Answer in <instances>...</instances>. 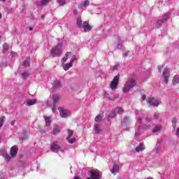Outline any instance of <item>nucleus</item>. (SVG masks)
Returning <instances> with one entry per match:
<instances>
[{
	"mask_svg": "<svg viewBox=\"0 0 179 179\" xmlns=\"http://www.w3.org/2000/svg\"><path fill=\"white\" fill-rule=\"evenodd\" d=\"M135 115L137 118V123L136 127L137 129L136 134H135V139L138 140V138L141 136V130L142 129H150V127L153 125V122H152V119L147 117L144 121L142 120L143 118V113L142 111L136 110Z\"/></svg>",
	"mask_w": 179,
	"mask_h": 179,
	"instance_id": "nucleus-1",
	"label": "nucleus"
},
{
	"mask_svg": "<svg viewBox=\"0 0 179 179\" xmlns=\"http://www.w3.org/2000/svg\"><path fill=\"white\" fill-rule=\"evenodd\" d=\"M76 56L71 52L65 54V57L62 59V66L64 71H68L69 68H72L73 62L76 61Z\"/></svg>",
	"mask_w": 179,
	"mask_h": 179,
	"instance_id": "nucleus-2",
	"label": "nucleus"
},
{
	"mask_svg": "<svg viewBox=\"0 0 179 179\" xmlns=\"http://www.w3.org/2000/svg\"><path fill=\"white\" fill-rule=\"evenodd\" d=\"M135 86H136V81L134 78H130L124 84L122 91L124 93H128L131 89H134Z\"/></svg>",
	"mask_w": 179,
	"mask_h": 179,
	"instance_id": "nucleus-3",
	"label": "nucleus"
},
{
	"mask_svg": "<svg viewBox=\"0 0 179 179\" xmlns=\"http://www.w3.org/2000/svg\"><path fill=\"white\" fill-rule=\"evenodd\" d=\"M87 179H101V172L98 169H94L88 171Z\"/></svg>",
	"mask_w": 179,
	"mask_h": 179,
	"instance_id": "nucleus-4",
	"label": "nucleus"
},
{
	"mask_svg": "<svg viewBox=\"0 0 179 179\" xmlns=\"http://www.w3.org/2000/svg\"><path fill=\"white\" fill-rule=\"evenodd\" d=\"M61 54H62V44H58L50 50V57H52V58L59 57Z\"/></svg>",
	"mask_w": 179,
	"mask_h": 179,
	"instance_id": "nucleus-5",
	"label": "nucleus"
},
{
	"mask_svg": "<svg viewBox=\"0 0 179 179\" xmlns=\"http://www.w3.org/2000/svg\"><path fill=\"white\" fill-rule=\"evenodd\" d=\"M146 101L152 107H159V105L162 104V100L159 98L149 97L146 99Z\"/></svg>",
	"mask_w": 179,
	"mask_h": 179,
	"instance_id": "nucleus-6",
	"label": "nucleus"
},
{
	"mask_svg": "<svg viewBox=\"0 0 179 179\" xmlns=\"http://www.w3.org/2000/svg\"><path fill=\"white\" fill-rule=\"evenodd\" d=\"M120 82V76H115L113 80L110 82V87L112 90H115L118 87V84Z\"/></svg>",
	"mask_w": 179,
	"mask_h": 179,
	"instance_id": "nucleus-7",
	"label": "nucleus"
},
{
	"mask_svg": "<svg viewBox=\"0 0 179 179\" xmlns=\"http://www.w3.org/2000/svg\"><path fill=\"white\" fill-rule=\"evenodd\" d=\"M130 124H131V120H129V117H125L123 118L121 127L124 131H129V127H129Z\"/></svg>",
	"mask_w": 179,
	"mask_h": 179,
	"instance_id": "nucleus-8",
	"label": "nucleus"
},
{
	"mask_svg": "<svg viewBox=\"0 0 179 179\" xmlns=\"http://www.w3.org/2000/svg\"><path fill=\"white\" fill-rule=\"evenodd\" d=\"M59 111L62 118H66V117H69L71 115V111L64 108H59Z\"/></svg>",
	"mask_w": 179,
	"mask_h": 179,
	"instance_id": "nucleus-9",
	"label": "nucleus"
},
{
	"mask_svg": "<svg viewBox=\"0 0 179 179\" xmlns=\"http://www.w3.org/2000/svg\"><path fill=\"white\" fill-rule=\"evenodd\" d=\"M163 76L165 79L164 83L165 85H167V83H169V78L170 76V71L169 69H164Z\"/></svg>",
	"mask_w": 179,
	"mask_h": 179,
	"instance_id": "nucleus-10",
	"label": "nucleus"
},
{
	"mask_svg": "<svg viewBox=\"0 0 179 179\" xmlns=\"http://www.w3.org/2000/svg\"><path fill=\"white\" fill-rule=\"evenodd\" d=\"M1 153L2 156L4 157L6 162H9V160H10V159H12V156L8 155V152H6V150L5 149V148H3L1 150Z\"/></svg>",
	"mask_w": 179,
	"mask_h": 179,
	"instance_id": "nucleus-11",
	"label": "nucleus"
},
{
	"mask_svg": "<svg viewBox=\"0 0 179 179\" xmlns=\"http://www.w3.org/2000/svg\"><path fill=\"white\" fill-rule=\"evenodd\" d=\"M115 113L122 114L124 110L122 108H116L115 111L111 112V113L108 115L109 118H114V117H115Z\"/></svg>",
	"mask_w": 179,
	"mask_h": 179,
	"instance_id": "nucleus-12",
	"label": "nucleus"
},
{
	"mask_svg": "<svg viewBox=\"0 0 179 179\" xmlns=\"http://www.w3.org/2000/svg\"><path fill=\"white\" fill-rule=\"evenodd\" d=\"M83 29L85 33L90 31L92 30V26L89 24V22L85 21L83 23Z\"/></svg>",
	"mask_w": 179,
	"mask_h": 179,
	"instance_id": "nucleus-13",
	"label": "nucleus"
},
{
	"mask_svg": "<svg viewBox=\"0 0 179 179\" xmlns=\"http://www.w3.org/2000/svg\"><path fill=\"white\" fill-rule=\"evenodd\" d=\"M51 150L52 152H64V150H62L61 148H59V145L57 144V143H53L51 145Z\"/></svg>",
	"mask_w": 179,
	"mask_h": 179,
	"instance_id": "nucleus-14",
	"label": "nucleus"
},
{
	"mask_svg": "<svg viewBox=\"0 0 179 179\" xmlns=\"http://www.w3.org/2000/svg\"><path fill=\"white\" fill-rule=\"evenodd\" d=\"M17 146L13 145L10 150V154L11 157H16V155H17Z\"/></svg>",
	"mask_w": 179,
	"mask_h": 179,
	"instance_id": "nucleus-15",
	"label": "nucleus"
},
{
	"mask_svg": "<svg viewBox=\"0 0 179 179\" xmlns=\"http://www.w3.org/2000/svg\"><path fill=\"white\" fill-rule=\"evenodd\" d=\"M103 96L106 99H108L109 100H115V99H118V94L115 95V97L111 96V94L110 92H105L103 93Z\"/></svg>",
	"mask_w": 179,
	"mask_h": 179,
	"instance_id": "nucleus-16",
	"label": "nucleus"
},
{
	"mask_svg": "<svg viewBox=\"0 0 179 179\" xmlns=\"http://www.w3.org/2000/svg\"><path fill=\"white\" fill-rule=\"evenodd\" d=\"M112 174H117L118 171H120V166H118L117 164L114 163L112 169L110 170Z\"/></svg>",
	"mask_w": 179,
	"mask_h": 179,
	"instance_id": "nucleus-17",
	"label": "nucleus"
},
{
	"mask_svg": "<svg viewBox=\"0 0 179 179\" xmlns=\"http://www.w3.org/2000/svg\"><path fill=\"white\" fill-rule=\"evenodd\" d=\"M49 2H51V0H41L40 3H37V6H38L39 8H41L43 6H47Z\"/></svg>",
	"mask_w": 179,
	"mask_h": 179,
	"instance_id": "nucleus-18",
	"label": "nucleus"
},
{
	"mask_svg": "<svg viewBox=\"0 0 179 179\" xmlns=\"http://www.w3.org/2000/svg\"><path fill=\"white\" fill-rule=\"evenodd\" d=\"M136 152H143L145 150V145L143 143H141L135 149Z\"/></svg>",
	"mask_w": 179,
	"mask_h": 179,
	"instance_id": "nucleus-19",
	"label": "nucleus"
},
{
	"mask_svg": "<svg viewBox=\"0 0 179 179\" xmlns=\"http://www.w3.org/2000/svg\"><path fill=\"white\" fill-rule=\"evenodd\" d=\"M104 117V115L103 113H99L98 115L95 117V122H101L103 121V118Z\"/></svg>",
	"mask_w": 179,
	"mask_h": 179,
	"instance_id": "nucleus-20",
	"label": "nucleus"
},
{
	"mask_svg": "<svg viewBox=\"0 0 179 179\" xmlns=\"http://www.w3.org/2000/svg\"><path fill=\"white\" fill-rule=\"evenodd\" d=\"M169 16H170V15H169L168 13L162 16V20H159L157 21V24H160L161 23H163V22H166V20H167L169 19Z\"/></svg>",
	"mask_w": 179,
	"mask_h": 179,
	"instance_id": "nucleus-21",
	"label": "nucleus"
},
{
	"mask_svg": "<svg viewBox=\"0 0 179 179\" xmlns=\"http://www.w3.org/2000/svg\"><path fill=\"white\" fill-rule=\"evenodd\" d=\"M25 103L28 106H34L37 103V99H27Z\"/></svg>",
	"mask_w": 179,
	"mask_h": 179,
	"instance_id": "nucleus-22",
	"label": "nucleus"
},
{
	"mask_svg": "<svg viewBox=\"0 0 179 179\" xmlns=\"http://www.w3.org/2000/svg\"><path fill=\"white\" fill-rule=\"evenodd\" d=\"M43 118L45 120L46 127H50L51 122H52V120H51V117L44 116Z\"/></svg>",
	"mask_w": 179,
	"mask_h": 179,
	"instance_id": "nucleus-23",
	"label": "nucleus"
},
{
	"mask_svg": "<svg viewBox=\"0 0 179 179\" xmlns=\"http://www.w3.org/2000/svg\"><path fill=\"white\" fill-rule=\"evenodd\" d=\"M52 104L53 106H55L56 103H58V101H59V95L55 94L52 96Z\"/></svg>",
	"mask_w": 179,
	"mask_h": 179,
	"instance_id": "nucleus-24",
	"label": "nucleus"
},
{
	"mask_svg": "<svg viewBox=\"0 0 179 179\" xmlns=\"http://www.w3.org/2000/svg\"><path fill=\"white\" fill-rule=\"evenodd\" d=\"M59 132H61V127L56 126L53 129V131H52V135H57V134H59Z\"/></svg>",
	"mask_w": 179,
	"mask_h": 179,
	"instance_id": "nucleus-25",
	"label": "nucleus"
},
{
	"mask_svg": "<svg viewBox=\"0 0 179 179\" xmlns=\"http://www.w3.org/2000/svg\"><path fill=\"white\" fill-rule=\"evenodd\" d=\"M61 87V82L59 80H55L53 84V89H59Z\"/></svg>",
	"mask_w": 179,
	"mask_h": 179,
	"instance_id": "nucleus-26",
	"label": "nucleus"
},
{
	"mask_svg": "<svg viewBox=\"0 0 179 179\" xmlns=\"http://www.w3.org/2000/svg\"><path fill=\"white\" fill-rule=\"evenodd\" d=\"M76 24L78 27H83V24H82V18L80 17H78L76 20Z\"/></svg>",
	"mask_w": 179,
	"mask_h": 179,
	"instance_id": "nucleus-27",
	"label": "nucleus"
},
{
	"mask_svg": "<svg viewBox=\"0 0 179 179\" xmlns=\"http://www.w3.org/2000/svg\"><path fill=\"white\" fill-rule=\"evenodd\" d=\"M94 129L96 134H100V132H101V128L100 127V124H95Z\"/></svg>",
	"mask_w": 179,
	"mask_h": 179,
	"instance_id": "nucleus-28",
	"label": "nucleus"
},
{
	"mask_svg": "<svg viewBox=\"0 0 179 179\" xmlns=\"http://www.w3.org/2000/svg\"><path fill=\"white\" fill-rule=\"evenodd\" d=\"M122 43H124V41L121 40V38H118L117 45V48H118V50H121V48H122Z\"/></svg>",
	"mask_w": 179,
	"mask_h": 179,
	"instance_id": "nucleus-29",
	"label": "nucleus"
},
{
	"mask_svg": "<svg viewBox=\"0 0 179 179\" xmlns=\"http://www.w3.org/2000/svg\"><path fill=\"white\" fill-rule=\"evenodd\" d=\"M23 66H30V59L28 57L26 60H24L22 63Z\"/></svg>",
	"mask_w": 179,
	"mask_h": 179,
	"instance_id": "nucleus-30",
	"label": "nucleus"
},
{
	"mask_svg": "<svg viewBox=\"0 0 179 179\" xmlns=\"http://www.w3.org/2000/svg\"><path fill=\"white\" fill-rule=\"evenodd\" d=\"M9 50V45L8 43H4L3 45V52H8Z\"/></svg>",
	"mask_w": 179,
	"mask_h": 179,
	"instance_id": "nucleus-31",
	"label": "nucleus"
},
{
	"mask_svg": "<svg viewBox=\"0 0 179 179\" xmlns=\"http://www.w3.org/2000/svg\"><path fill=\"white\" fill-rule=\"evenodd\" d=\"M161 130H162V126L156 125L152 129V132H159V131H161Z\"/></svg>",
	"mask_w": 179,
	"mask_h": 179,
	"instance_id": "nucleus-32",
	"label": "nucleus"
},
{
	"mask_svg": "<svg viewBox=\"0 0 179 179\" xmlns=\"http://www.w3.org/2000/svg\"><path fill=\"white\" fill-rule=\"evenodd\" d=\"M173 85H177V83H179V76H175L173 79Z\"/></svg>",
	"mask_w": 179,
	"mask_h": 179,
	"instance_id": "nucleus-33",
	"label": "nucleus"
},
{
	"mask_svg": "<svg viewBox=\"0 0 179 179\" xmlns=\"http://www.w3.org/2000/svg\"><path fill=\"white\" fill-rule=\"evenodd\" d=\"M66 141H68L69 143H75V138H71V137H66Z\"/></svg>",
	"mask_w": 179,
	"mask_h": 179,
	"instance_id": "nucleus-34",
	"label": "nucleus"
},
{
	"mask_svg": "<svg viewBox=\"0 0 179 179\" xmlns=\"http://www.w3.org/2000/svg\"><path fill=\"white\" fill-rule=\"evenodd\" d=\"M22 76L23 79H27V78H29V73L24 72L22 73Z\"/></svg>",
	"mask_w": 179,
	"mask_h": 179,
	"instance_id": "nucleus-35",
	"label": "nucleus"
},
{
	"mask_svg": "<svg viewBox=\"0 0 179 179\" xmlns=\"http://www.w3.org/2000/svg\"><path fill=\"white\" fill-rule=\"evenodd\" d=\"M176 121L177 120H176V118H173L172 120V127L173 128V130H175L176 127H177V125L176 124Z\"/></svg>",
	"mask_w": 179,
	"mask_h": 179,
	"instance_id": "nucleus-36",
	"label": "nucleus"
},
{
	"mask_svg": "<svg viewBox=\"0 0 179 179\" xmlns=\"http://www.w3.org/2000/svg\"><path fill=\"white\" fill-rule=\"evenodd\" d=\"M3 122H5V117H0V127L3 125Z\"/></svg>",
	"mask_w": 179,
	"mask_h": 179,
	"instance_id": "nucleus-37",
	"label": "nucleus"
},
{
	"mask_svg": "<svg viewBox=\"0 0 179 179\" xmlns=\"http://www.w3.org/2000/svg\"><path fill=\"white\" fill-rule=\"evenodd\" d=\"M10 57H11V59H13L15 58V57H17V53L15 52H10Z\"/></svg>",
	"mask_w": 179,
	"mask_h": 179,
	"instance_id": "nucleus-38",
	"label": "nucleus"
},
{
	"mask_svg": "<svg viewBox=\"0 0 179 179\" xmlns=\"http://www.w3.org/2000/svg\"><path fill=\"white\" fill-rule=\"evenodd\" d=\"M90 3V2H89V1L87 0V1H85L83 2V6L85 8H86V6H89Z\"/></svg>",
	"mask_w": 179,
	"mask_h": 179,
	"instance_id": "nucleus-39",
	"label": "nucleus"
},
{
	"mask_svg": "<svg viewBox=\"0 0 179 179\" xmlns=\"http://www.w3.org/2000/svg\"><path fill=\"white\" fill-rule=\"evenodd\" d=\"M73 136V130H69V136L67 138H71V136Z\"/></svg>",
	"mask_w": 179,
	"mask_h": 179,
	"instance_id": "nucleus-40",
	"label": "nucleus"
},
{
	"mask_svg": "<svg viewBox=\"0 0 179 179\" xmlns=\"http://www.w3.org/2000/svg\"><path fill=\"white\" fill-rule=\"evenodd\" d=\"M57 2L59 3L60 5H65V0H57Z\"/></svg>",
	"mask_w": 179,
	"mask_h": 179,
	"instance_id": "nucleus-41",
	"label": "nucleus"
},
{
	"mask_svg": "<svg viewBox=\"0 0 179 179\" xmlns=\"http://www.w3.org/2000/svg\"><path fill=\"white\" fill-rule=\"evenodd\" d=\"M52 111L53 114H55V113L57 112V109L55 108V105H53V107L52 108Z\"/></svg>",
	"mask_w": 179,
	"mask_h": 179,
	"instance_id": "nucleus-42",
	"label": "nucleus"
},
{
	"mask_svg": "<svg viewBox=\"0 0 179 179\" xmlns=\"http://www.w3.org/2000/svg\"><path fill=\"white\" fill-rule=\"evenodd\" d=\"M164 66H159L158 69H159V72H162V69H164Z\"/></svg>",
	"mask_w": 179,
	"mask_h": 179,
	"instance_id": "nucleus-43",
	"label": "nucleus"
},
{
	"mask_svg": "<svg viewBox=\"0 0 179 179\" xmlns=\"http://www.w3.org/2000/svg\"><path fill=\"white\" fill-rule=\"evenodd\" d=\"M154 117H155L156 120H157V118H159V113H155Z\"/></svg>",
	"mask_w": 179,
	"mask_h": 179,
	"instance_id": "nucleus-44",
	"label": "nucleus"
},
{
	"mask_svg": "<svg viewBox=\"0 0 179 179\" xmlns=\"http://www.w3.org/2000/svg\"><path fill=\"white\" fill-rule=\"evenodd\" d=\"M176 136L179 138V127H178L176 129Z\"/></svg>",
	"mask_w": 179,
	"mask_h": 179,
	"instance_id": "nucleus-45",
	"label": "nucleus"
},
{
	"mask_svg": "<svg viewBox=\"0 0 179 179\" xmlns=\"http://www.w3.org/2000/svg\"><path fill=\"white\" fill-rule=\"evenodd\" d=\"M145 100H146V96L145 95H143L141 97V101H143Z\"/></svg>",
	"mask_w": 179,
	"mask_h": 179,
	"instance_id": "nucleus-46",
	"label": "nucleus"
},
{
	"mask_svg": "<svg viewBox=\"0 0 179 179\" xmlns=\"http://www.w3.org/2000/svg\"><path fill=\"white\" fill-rule=\"evenodd\" d=\"M129 54V51H127L126 52L124 53L123 56L127 57Z\"/></svg>",
	"mask_w": 179,
	"mask_h": 179,
	"instance_id": "nucleus-47",
	"label": "nucleus"
},
{
	"mask_svg": "<svg viewBox=\"0 0 179 179\" xmlns=\"http://www.w3.org/2000/svg\"><path fill=\"white\" fill-rule=\"evenodd\" d=\"M45 15H42L41 17V19L42 20H44V18H45Z\"/></svg>",
	"mask_w": 179,
	"mask_h": 179,
	"instance_id": "nucleus-48",
	"label": "nucleus"
},
{
	"mask_svg": "<svg viewBox=\"0 0 179 179\" xmlns=\"http://www.w3.org/2000/svg\"><path fill=\"white\" fill-rule=\"evenodd\" d=\"M157 150L160 149V144H159V143L157 144Z\"/></svg>",
	"mask_w": 179,
	"mask_h": 179,
	"instance_id": "nucleus-49",
	"label": "nucleus"
},
{
	"mask_svg": "<svg viewBox=\"0 0 179 179\" xmlns=\"http://www.w3.org/2000/svg\"><path fill=\"white\" fill-rule=\"evenodd\" d=\"M74 15H78V10H74Z\"/></svg>",
	"mask_w": 179,
	"mask_h": 179,
	"instance_id": "nucleus-50",
	"label": "nucleus"
},
{
	"mask_svg": "<svg viewBox=\"0 0 179 179\" xmlns=\"http://www.w3.org/2000/svg\"><path fill=\"white\" fill-rule=\"evenodd\" d=\"M73 179H80V178L78 176H75Z\"/></svg>",
	"mask_w": 179,
	"mask_h": 179,
	"instance_id": "nucleus-51",
	"label": "nucleus"
},
{
	"mask_svg": "<svg viewBox=\"0 0 179 179\" xmlns=\"http://www.w3.org/2000/svg\"><path fill=\"white\" fill-rule=\"evenodd\" d=\"M11 125H15V121L11 122Z\"/></svg>",
	"mask_w": 179,
	"mask_h": 179,
	"instance_id": "nucleus-52",
	"label": "nucleus"
},
{
	"mask_svg": "<svg viewBox=\"0 0 179 179\" xmlns=\"http://www.w3.org/2000/svg\"><path fill=\"white\" fill-rule=\"evenodd\" d=\"M6 0H0V2H6Z\"/></svg>",
	"mask_w": 179,
	"mask_h": 179,
	"instance_id": "nucleus-53",
	"label": "nucleus"
},
{
	"mask_svg": "<svg viewBox=\"0 0 179 179\" xmlns=\"http://www.w3.org/2000/svg\"><path fill=\"white\" fill-rule=\"evenodd\" d=\"M113 69H117V66H114Z\"/></svg>",
	"mask_w": 179,
	"mask_h": 179,
	"instance_id": "nucleus-54",
	"label": "nucleus"
},
{
	"mask_svg": "<svg viewBox=\"0 0 179 179\" xmlns=\"http://www.w3.org/2000/svg\"><path fill=\"white\" fill-rule=\"evenodd\" d=\"M24 139H26V138H22L21 141H24Z\"/></svg>",
	"mask_w": 179,
	"mask_h": 179,
	"instance_id": "nucleus-55",
	"label": "nucleus"
},
{
	"mask_svg": "<svg viewBox=\"0 0 179 179\" xmlns=\"http://www.w3.org/2000/svg\"><path fill=\"white\" fill-rule=\"evenodd\" d=\"M2 18V14H1V13H0V19H1Z\"/></svg>",
	"mask_w": 179,
	"mask_h": 179,
	"instance_id": "nucleus-56",
	"label": "nucleus"
},
{
	"mask_svg": "<svg viewBox=\"0 0 179 179\" xmlns=\"http://www.w3.org/2000/svg\"><path fill=\"white\" fill-rule=\"evenodd\" d=\"M29 30L30 31L33 30V28L32 27H29Z\"/></svg>",
	"mask_w": 179,
	"mask_h": 179,
	"instance_id": "nucleus-57",
	"label": "nucleus"
},
{
	"mask_svg": "<svg viewBox=\"0 0 179 179\" xmlns=\"http://www.w3.org/2000/svg\"><path fill=\"white\" fill-rule=\"evenodd\" d=\"M0 41H1V36H0Z\"/></svg>",
	"mask_w": 179,
	"mask_h": 179,
	"instance_id": "nucleus-58",
	"label": "nucleus"
}]
</instances>
